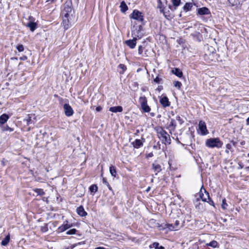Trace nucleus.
Returning <instances> with one entry per match:
<instances>
[{"mask_svg":"<svg viewBox=\"0 0 249 249\" xmlns=\"http://www.w3.org/2000/svg\"><path fill=\"white\" fill-rule=\"evenodd\" d=\"M61 16L64 28L67 29L69 25L75 19L74 11L72 8V2L71 0L67 1L63 5Z\"/></svg>","mask_w":249,"mask_h":249,"instance_id":"nucleus-1","label":"nucleus"},{"mask_svg":"<svg viewBox=\"0 0 249 249\" xmlns=\"http://www.w3.org/2000/svg\"><path fill=\"white\" fill-rule=\"evenodd\" d=\"M158 138L160 140L162 143L165 144H170L171 139L170 135L161 127L157 126L155 128Z\"/></svg>","mask_w":249,"mask_h":249,"instance_id":"nucleus-2","label":"nucleus"},{"mask_svg":"<svg viewBox=\"0 0 249 249\" xmlns=\"http://www.w3.org/2000/svg\"><path fill=\"white\" fill-rule=\"evenodd\" d=\"M206 145L210 148H220L222 145V142L218 138H211L206 141Z\"/></svg>","mask_w":249,"mask_h":249,"instance_id":"nucleus-3","label":"nucleus"},{"mask_svg":"<svg viewBox=\"0 0 249 249\" xmlns=\"http://www.w3.org/2000/svg\"><path fill=\"white\" fill-rule=\"evenodd\" d=\"M139 102L143 112L148 113L150 111L151 108L147 105V98L145 96H141L139 99Z\"/></svg>","mask_w":249,"mask_h":249,"instance_id":"nucleus-4","label":"nucleus"},{"mask_svg":"<svg viewBox=\"0 0 249 249\" xmlns=\"http://www.w3.org/2000/svg\"><path fill=\"white\" fill-rule=\"evenodd\" d=\"M132 36H133V39H129L125 41V44L131 49H133L135 47L137 38H141L142 37V36L141 35H136L135 34V31L132 32Z\"/></svg>","mask_w":249,"mask_h":249,"instance_id":"nucleus-5","label":"nucleus"},{"mask_svg":"<svg viewBox=\"0 0 249 249\" xmlns=\"http://www.w3.org/2000/svg\"><path fill=\"white\" fill-rule=\"evenodd\" d=\"M130 18L139 21H142L143 19L142 13L137 10H134L130 16Z\"/></svg>","mask_w":249,"mask_h":249,"instance_id":"nucleus-6","label":"nucleus"},{"mask_svg":"<svg viewBox=\"0 0 249 249\" xmlns=\"http://www.w3.org/2000/svg\"><path fill=\"white\" fill-rule=\"evenodd\" d=\"M199 131L201 135H205L208 133L205 123L203 121H200L198 124Z\"/></svg>","mask_w":249,"mask_h":249,"instance_id":"nucleus-7","label":"nucleus"},{"mask_svg":"<svg viewBox=\"0 0 249 249\" xmlns=\"http://www.w3.org/2000/svg\"><path fill=\"white\" fill-rule=\"evenodd\" d=\"M65 114L67 116L70 117L73 115V110L71 107L68 104L64 105Z\"/></svg>","mask_w":249,"mask_h":249,"instance_id":"nucleus-8","label":"nucleus"},{"mask_svg":"<svg viewBox=\"0 0 249 249\" xmlns=\"http://www.w3.org/2000/svg\"><path fill=\"white\" fill-rule=\"evenodd\" d=\"M72 224H69L68 223V221H66L64 222V224L58 227L57 229L58 232H63L68 229L71 228L72 227Z\"/></svg>","mask_w":249,"mask_h":249,"instance_id":"nucleus-9","label":"nucleus"},{"mask_svg":"<svg viewBox=\"0 0 249 249\" xmlns=\"http://www.w3.org/2000/svg\"><path fill=\"white\" fill-rule=\"evenodd\" d=\"M152 169L155 173V175H157L158 173L161 171V167L160 165L155 162L152 165Z\"/></svg>","mask_w":249,"mask_h":249,"instance_id":"nucleus-10","label":"nucleus"},{"mask_svg":"<svg viewBox=\"0 0 249 249\" xmlns=\"http://www.w3.org/2000/svg\"><path fill=\"white\" fill-rule=\"evenodd\" d=\"M160 102L162 106L164 107L170 106V103L167 97L164 96L161 97L160 100Z\"/></svg>","mask_w":249,"mask_h":249,"instance_id":"nucleus-11","label":"nucleus"},{"mask_svg":"<svg viewBox=\"0 0 249 249\" xmlns=\"http://www.w3.org/2000/svg\"><path fill=\"white\" fill-rule=\"evenodd\" d=\"M26 26L29 27L32 32H33L36 28V23L34 20H31L26 24Z\"/></svg>","mask_w":249,"mask_h":249,"instance_id":"nucleus-12","label":"nucleus"},{"mask_svg":"<svg viewBox=\"0 0 249 249\" xmlns=\"http://www.w3.org/2000/svg\"><path fill=\"white\" fill-rule=\"evenodd\" d=\"M76 212L81 216H86L87 215V213L85 211L82 206H80L77 208Z\"/></svg>","mask_w":249,"mask_h":249,"instance_id":"nucleus-13","label":"nucleus"},{"mask_svg":"<svg viewBox=\"0 0 249 249\" xmlns=\"http://www.w3.org/2000/svg\"><path fill=\"white\" fill-rule=\"evenodd\" d=\"M198 13L200 15H205L209 14L210 12L208 8L202 7L198 9Z\"/></svg>","mask_w":249,"mask_h":249,"instance_id":"nucleus-14","label":"nucleus"},{"mask_svg":"<svg viewBox=\"0 0 249 249\" xmlns=\"http://www.w3.org/2000/svg\"><path fill=\"white\" fill-rule=\"evenodd\" d=\"M109 110L114 113L122 112L123 110V109L121 106H116L110 107L109 109Z\"/></svg>","mask_w":249,"mask_h":249,"instance_id":"nucleus-15","label":"nucleus"},{"mask_svg":"<svg viewBox=\"0 0 249 249\" xmlns=\"http://www.w3.org/2000/svg\"><path fill=\"white\" fill-rule=\"evenodd\" d=\"M9 117L6 114H3L0 116V125H2L5 123L8 120Z\"/></svg>","mask_w":249,"mask_h":249,"instance_id":"nucleus-16","label":"nucleus"},{"mask_svg":"<svg viewBox=\"0 0 249 249\" xmlns=\"http://www.w3.org/2000/svg\"><path fill=\"white\" fill-rule=\"evenodd\" d=\"M134 147L139 148L141 147L143 144V142L139 139H136L134 142L132 143Z\"/></svg>","mask_w":249,"mask_h":249,"instance_id":"nucleus-17","label":"nucleus"},{"mask_svg":"<svg viewBox=\"0 0 249 249\" xmlns=\"http://www.w3.org/2000/svg\"><path fill=\"white\" fill-rule=\"evenodd\" d=\"M203 192L204 193L202 194V196H201V199L203 201L206 202L207 199H210L209 194L204 189H203Z\"/></svg>","mask_w":249,"mask_h":249,"instance_id":"nucleus-18","label":"nucleus"},{"mask_svg":"<svg viewBox=\"0 0 249 249\" xmlns=\"http://www.w3.org/2000/svg\"><path fill=\"white\" fill-rule=\"evenodd\" d=\"M172 72L178 77H181L183 75L182 72L178 68L173 69Z\"/></svg>","mask_w":249,"mask_h":249,"instance_id":"nucleus-19","label":"nucleus"},{"mask_svg":"<svg viewBox=\"0 0 249 249\" xmlns=\"http://www.w3.org/2000/svg\"><path fill=\"white\" fill-rule=\"evenodd\" d=\"M121 11L123 13L125 12L128 10L127 6L124 1L121 2L120 4Z\"/></svg>","mask_w":249,"mask_h":249,"instance_id":"nucleus-20","label":"nucleus"},{"mask_svg":"<svg viewBox=\"0 0 249 249\" xmlns=\"http://www.w3.org/2000/svg\"><path fill=\"white\" fill-rule=\"evenodd\" d=\"M207 246H210L213 248H218V244L216 241L213 240L206 244Z\"/></svg>","mask_w":249,"mask_h":249,"instance_id":"nucleus-21","label":"nucleus"},{"mask_svg":"<svg viewBox=\"0 0 249 249\" xmlns=\"http://www.w3.org/2000/svg\"><path fill=\"white\" fill-rule=\"evenodd\" d=\"M193 7V4L192 3L188 2L186 3L185 5L183 6V9L185 12H187L190 11Z\"/></svg>","mask_w":249,"mask_h":249,"instance_id":"nucleus-22","label":"nucleus"},{"mask_svg":"<svg viewBox=\"0 0 249 249\" xmlns=\"http://www.w3.org/2000/svg\"><path fill=\"white\" fill-rule=\"evenodd\" d=\"M10 241V235H7L5 238L2 240L1 244L2 246H6Z\"/></svg>","mask_w":249,"mask_h":249,"instance_id":"nucleus-23","label":"nucleus"},{"mask_svg":"<svg viewBox=\"0 0 249 249\" xmlns=\"http://www.w3.org/2000/svg\"><path fill=\"white\" fill-rule=\"evenodd\" d=\"M109 172L110 174L114 177L116 176V170L114 166L111 165L109 167Z\"/></svg>","mask_w":249,"mask_h":249,"instance_id":"nucleus-24","label":"nucleus"},{"mask_svg":"<svg viewBox=\"0 0 249 249\" xmlns=\"http://www.w3.org/2000/svg\"><path fill=\"white\" fill-rule=\"evenodd\" d=\"M169 126L170 128H171L172 130H175L176 127V123L174 119L171 120Z\"/></svg>","mask_w":249,"mask_h":249,"instance_id":"nucleus-25","label":"nucleus"},{"mask_svg":"<svg viewBox=\"0 0 249 249\" xmlns=\"http://www.w3.org/2000/svg\"><path fill=\"white\" fill-rule=\"evenodd\" d=\"M150 248H153L156 249H164V248L161 246H159V243L155 242L152 244L150 246Z\"/></svg>","mask_w":249,"mask_h":249,"instance_id":"nucleus-26","label":"nucleus"},{"mask_svg":"<svg viewBox=\"0 0 249 249\" xmlns=\"http://www.w3.org/2000/svg\"><path fill=\"white\" fill-rule=\"evenodd\" d=\"M24 121L26 122V124L27 125H29L33 123L31 117L30 116V115H28L26 117V118L24 119Z\"/></svg>","mask_w":249,"mask_h":249,"instance_id":"nucleus-27","label":"nucleus"},{"mask_svg":"<svg viewBox=\"0 0 249 249\" xmlns=\"http://www.w3.org/2000/svg\"><path fill=\"white\" fill-rule=\"evenodd\" d=\"M34 191L39 196H43L45 195V192L42 189H36L34 190Z\"/></svg>","mask_w":249,"mask_h":249,"instance_id":"nucleus-28","label":"nucleus"},{"mask_svg":"<svg viewBox=\"0 0 249 249\" xmlns=\"http://www.w3.org/2000/svg\"><path fill=\"white\" fill-rule=\"evenodd\" d=\"M98 187L96 185H92L90 186L89 190L91 193H95L97 191Z\"/></svg>","mask_w":249,"mask_h":249,"instance_id":"nucleus-29","label":"nucleus"},{"mask_svg":"<svg viewBox=\"0 0 249 249\" xmlns=\"http://www.w3.org/2000/svg\"><path fill=\"white\" fill-rule=\"evenodd\" d=\"M178 224H179V221H176V223H175V225L173 226H172V225H171L170 226V227H169V228L171 230H174V231L177 230V228H178Z\"/></svg>","mask_w":249,"mask_h":249,"instance_id":"nucleus-30","label":"nucleus"},{"mask_svg":"<svg viewBox=\"0 0 249 249\" xmlns=\"http://www.w3.org/2000/svg\"><path fill=\"white\" fill-rule=\"evenodd\" d=\"M77 230L75 229H71L66 232L67 235H73L76 234Z\"/></svg>","mask_w":249,"mask_h":249,"instance_id":"nucleus-31","label":"nucleus"},{"mask_svg":"<svg viewBox=\"0 0 249 249\" xmlns=\"http://www.w3.org/2000/svg\"><path fill=\"white\" fill-rule=\"evenodd\" d=\"M158 6L157 7L160 9V12L163 13V9L162 5V2L161 0H158Z\"/></svg>","mask_w":249,"mask_h":249,"instance_id":"nucleus-32","label":"nucleus"},{"mask_svg":"<svg viewBox=\"0 0 249 249\" xmlns=\"http://www.w3.org/2000/svg\"><path fill=\"white\" fill-rule=\"evenodd\" d=\"M221 207L223 210H226L227 208L228 204L226 203V200L225 198H224L222 200V203Z\"/></svg>","mask_w":249,"mask_h":249,"instance_id":"nucleus-33","label":"nucleus"},{"mask_svg":"<svg viewBox=\"0 0 249 249\" xmlns=\"http://www.w3.org/2000/svg\"><path fill=\"white\" fill-rule=\"evenodd\" d=\"M174 85L175 87L177 88L178 89H179L181 88L182 84L179 81H174Z\"/></svg>","mask_w":249,"mask_h":249,"instance_id":"nucleus-34","label":"nucleus"},{"mask_svg":"<svg viewBox=\"0 0 249 249\" xmlns=\"http://www.w3.org/2000/svg\"><path fill=\"white\" fill-rule=\"evenodd\" d=\"M181 0H172L174 6L177 7L179 5Z\"/></svg>","mask_w":249,"mask_h":249,"instance_id":"nucleus-35","label":"nucleus"},{"mask_svg":"<svg viewBox=\"0 0 249 249\" xmlns=\"http://www.w3.org/2000/svg\"><path fill=\"white\" fill-rule=\"evenodd\" d=\"M17 49L19 52H22L24 51V46L22 44H19L17 46Z\"/></svg>","mask_w":249,"mask_h":249,"instance_id":"nucleus-36","label":"nucleus"},{"mask_svg":"<svg viewBox=\"0 0 249 249\" xmlns=\"http://www.w3.org/2000/svg\"><path fill=\"white\" fill-rule=\"evenodd\" d=\"M176 118L180 124H182L184 123V121L182 120V119L181 118V117L179 116H177Z\"/></svg>","mask_w":249,"mask_h":249,"instance_id":"nucleus-37","label":"nucleus"},{"mask_svg":"<svg viewBox=\"0 0 249 249\" xmlns=\"http://www.w3.org/2000/svg\"><path fill=\"white\" fill-rule=\"evenodd\" d=\"M2 130L4 131H9L10 132H12L13 131V129L9 127L8 126H4L2 128Z\"/></svg>","mask_w":249,"mask_h":249,"instance_id":"nucleus-38","label":"nucleus"},{"mask_svg":"<svg viewBox=\"0 0 249 249\" xmlns=\"http://www.w3.org/2000/svg\"><path fill=\"white\" fill-rule=\"evenodd\" d=\"M119 67L120 69H122L123 71H124L126 69V66L124 64H120L119 65Z\"/></svg>","mask_w":249,"mask_h":249,"instance_id":"nucleus-39","label":"nucleus"},{"mask_svg":"<svg viewBox=\"0 0 249 249\" xmlns=\"http://www.w3.org/2000/svg\"><path fill=\"white\" fill-rule=\"evenodd\" d=\"M143 50H142V46H139L138 48V53L140 54H141L142 53Z\"/></svg>","mask_w":249,"mask_h":249,"instance_id":"nucleus-40","label":"nucleus"},{"mask_svg":"<svg viewBox=\"0 0 249 249\" xmlns=\"http://www.w3.org/2000/svg\"><path fill=\"white\" fill-rule=\"evenodd\" d=\"M204 193L203 189L202 190V188H201L200 191L198 194L199 197L201 199V196H202V194Z\"/></svg>","mask_w":249,"mask_h":249,"instance_id":"nucleus-41","label":"nucleus"},{"mask_svg":"<svg viewBox=\"0 0 249 249\" xmlns=\"http://www.w3.org/2000/svg\"><path fill=\"white\" fill-rule=\"evenodd\" d=\"M102 108L101 107H97L96 108V110L97 111V112H99L101 110H102Z\"/></svg>","mask_w":249,"mask_h":249,"instance_id":"nucleus-42","label":"nucleus"},{"mask_svg":"<svg viewBox=\"0 0 249 249\" xmlns=\"http://www.w3.org/2000/svg\"><path fill=\"white\" fill-rule=\"evenodd\" d=\"M27 59V57L26 56H22V57L19 58V59L21 60H25Z\"/></svg>","mask_w":249,"mask_h":249,"instance_id":"nucleus-43","label":"nucleus"},{"mask_svg":"<svg viewBox=\"0 0 249 249\" xmlns=\"http://www.w3.org/2000/svg\"><path fill=\"white\" fill-rule=\"evenodd\" d=\"M153 156V154L152 153H149V154H148V155H147V158H149V157H152Z\"/></svg>","mask_w":249,"mask_h":249,"instance_id":"nucleus-44","label":"nucleus"},{"mask_svg":"<svg viewBox=\"0 0 249 249\" xmlns=\"http://www.w3.org/2000/svg\"><path fill=\"white\" fill-rule=\"evenodd\" d=\"M231 144H227L226 145V148H227V149H230L231 148Z\"/></svg>","mask_w":249,"mask_h":249,"instance_id":"nucleus-45","label":"nucleus"},{"mask_svg":"<svg viewBox=\"0 0 249 249\" xmlns=\"http://www.w3.org/2000/svg\"><path fill=\"white\" fill-rule=\"evenodd\" d=\"M103 182L105 183L106 185H107L108 186H109L108 183L105 180V179L104 178L103 179Z\"/></svg>","mask_w":249,"mask_h":249,"instance_id":"nucleus-46","label":"nucleus"},{"mask_svg":"<svg viewBox=\"0 0 249 249\" xmlns=\"http://www.w3.org/2000/svg\"><path fill=\"white\" fill-rule=\"evenodd\" d=\"M55 0H46V2H48L49 3H52Z\"/></svg>","mask_w":249,"mask_h":249,"instance_id":"nucleus-47","label":"nucleus"},{"mask_svg":"<svg viewBox=\"0 0 249 249\" xmlns=\"http://www.w3.org/2000/svg\"><path fill=\"white\" fill-rule=\"evenodd\" d=\"M246 124L249 125V117L246 120Z\"/></svg>","mask_w":249,"mask_h":249,"instance_id":"nucleus-48","label":"nucleus"},{"mask_svg":"<svg viewBox=\"0 0 249 249\" xmlns=\"http://www.w3.org/2000/svg\"><path fill=\"white\" fill-rule=\"evenodd\" d=\"M209 200H210V202H209L210 204L213 206L214 205L213 202L212 200H211V199H210Z\"/></svg>","mask_w":249,"mask_h":249,"instance_id":"nucleus-49","label":"nucleus"},{"mask_svg":"<svg viewBox=\"0 0 249 249\" xmlns=\"http://www.w3.org/2000/svg\"><path fill=\"white\" fill-rule=\"evenodd\" d=\"M154 81L157 83H159V79L158 77H157L154 79Z\"/></svg>","mask_w":249,"mask_h":249,"instance_id":"nucleus-50","label":"nucleus"},{"mask_svg":"<svg viewBox=\"0 0 249 249\" xmlns=\"http://www.w3.org/2000/svg\"><path fill=\"white\" fill-rule=\"evenodd\" d=\"M47 231V228H44V229H43V228L42 229V231L45 232V231Z\"/></svg>","mask_w":249,"mask_h":249,"instance_id":"nucleus-51","label":"nucleus"},{"mask_svg":"<svg viewBox=\"0 0 249 249\" xmlns=\"http://www.w3.org/2000/svg\"><path fill=\"white\" fill-rule=\"evenodd\" d=\"M4 160H4V159H3V160H2V161H1V163H2V165H4V166L5 165V161H4Z\"/></svg>","mask_w":249,"mask_h":249,"instance_id":"nucleus-52","label":"nucleus"},{"mask_svg":"<svg viewBox=\"0 0 249 249\" xmlns=\"http://www.w3.org/2000/svg\"><path fill=\"white\" fill-rule=\"evenodd\" d=\"M95 249H106L105 248H104V247H98L97 248H95Z\"/></svg>","mask_w":249,"mask_h":249,"instance_id":"nucleus-53","label":"nucleus"},{"mask_svg":"<svg viewBox=\"0 0 249 249\" xmlns=\"http://www.w3.org/2000/svg\"><path fill=\"white\" fill-rule=\"evenodd\" d=\"M229 2L231 3L232 5H234V3H232L231 1V0H228Z\"/></svg>","mask_w":249,"mask_h":249,"instance_id":"nucleus-54","label":"nucleus"},{"mask_svg":"<svg viewBox=\"0 0 249 249\" xmlns=\"http://www.w3.org/2000/svg\"><path fill=\"white\" fill-rule=\"evenodd\" d=\"M150 190V187H149L146 189V192H148V191H149V190Z\"/></svg>","mask_w":249,"mask_h":249,"instance_id":"nucleus-55","label":"nucleus"},{"mask_svg":"<svg viewBox=\"0 0 249 249\" xmlns=\"http://www.w3.org/2000/svg\"><path fill=\"white\" fill-rule=\"evenodd\" d=\"M225 152L227 153H229V149H226Z\"/></svg>","mask_w":249,"mask_h":249,"instance_id":"nucleus-56","label":"nucleus"},{"mask_svg":"<svg viewBox=\"0 0 249 249\" xmlns=\"http://www.w3.org/2000/svg\"><path fill=\"white\" fill-rule=\"evenodd\" d=\"M151 114L152 116H154V114L153 113H151Z\"/></svg>","mask_w":249,"mask_h":249,"instance_id":"nucleus-57","label":"nucleus"}]
</instances>
